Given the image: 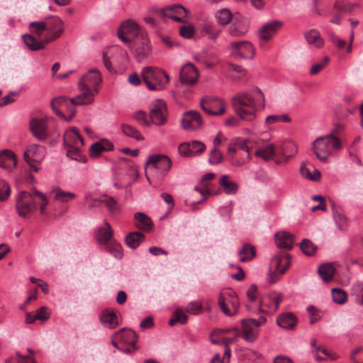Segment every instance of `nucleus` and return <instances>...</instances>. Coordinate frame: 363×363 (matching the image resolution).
Wrapping results in <instances>:
<instances>
[{
  "label": "nucleus",
  "mask_w": 363,
  "mask_h": 363,
  "mask_svg": "<svg viewBox=\"0 0 363 363\" xmlns=\"http://www.w3.org/2000/svg\"><path fill=\"white\" fill-rule=\"evenodd\" d=\"M145 240L144 235L140 232H131L125 237V243L131 249H136Z\"/></svg>",
  "instance_id": "c9c22d12"
},
{
  "label": "nucleus",
  "mask_w": 363,
  "mask_h": 363,
  "mask_svg": "<svg viewBox=\"0 0 363 363\" xmlns=\"http://www.w3.org/2000/svg\"><path fill=\"white\" fill-rule=\"evenodd\" d=\"M275 241L278 247L291 250L293 247L294 236L286 232L277 233Z\"/></svg>",
  "instance_id": "c756f323"
},
{
  "label": "nucleus",
  "mask_w": 363,
  "mask_h": 363,
  "mask_svg": "<svg viewBox=\"0 0 363 363\" xmlns=\"http://www.w3.org/2000/svg\"><path fill=\"white\" fill-rule=\"evenodd\" d=\"M290 255L284 252H279L272 257L270 262V268L274 270V274L281 275L285 273L291 264Z\"/></svg>",
  "instance_id": "4468645a"
},
{
  "label": "nucleus",
  "mask_w": 363,
  "mask_h": 363,
  "mask_svg": "<svg viewBox=\"0 0 363 363\" xmlns=\"http://www.w3.org/2000/svg\"><path fill=\"white\" fill-rule=\"evenodd\" d=\"M135 220V227L144 232H150L152 228V222L151 218L146 214L140 212L134 214Z\"/></svg>",
  "instance_id": "cd10ccee"
},
{
  "label": "nucleus",
  "mask_w": 363,
  "mask_h": 363,
  "mask_svg": "<svg viewBox=\"0 0 363 363\" xmlns=\"http://www.w3.org/2000/svg\"><path fill=\"white\" fill-rule=\"evenodd\" d=\"M318 272L323 281L329 282L334 277L335 269L332 264L327 263L320 265Z\"/></svg>",
  "instance_id": "e433bc0d"
},
{
  "label": "nucleus",
  "mask_w": 363,
  "mask_h": 363,
  "mask_svg": "<svg viewBox=\"0 0 363 363\" xmlns=\"http://www.w3.org/2000/svg\"><path fill=\"white\" fill-rule=\"evenodd\" d=\"M307 311L310 313V323L313 324L321 318L320 312L313 306H309Z\"/></svg>",
  "instance_id": "e2e57ef3"
},
{
  "label": "nucleus",
  "mask_w": 363,
  "mask_h": 363,
  "mask_svg": "<svg viewBox=\"0 0 363 363\" xmlns=\"http://www.w3.org/2000/svg\"><path fill=\"white\" fill-rule=\"evenodd\" d=\"M180 35L185 38H191L194 34V28L193 26H181L179 29Z\"/></svg>",
  "instance_id": "69168bd1"
},
{
  "label": "nucleus",
  "mask_w": 363,
  "mask_h": 363,
  "mask_svg": "<svg viewBox=\"0 0 363 363\" xmlns=\"http://www.w3.org/2000/svg\"><path fill=\"white\" fill-rule=\"evenodd\" d=\"M203 124V120L200 113L194 110L184 112L181 119V126L186 130H197Z\"/></svg>",
  "instance_id": "1a4fd4ad"
},
{
  "label": "nucleus",
  "mask_w": 363,
  "mask_h": 363,
  "mask_svg": "<svg viewBox=\"0 0 363 363\" xmlns=\"http://www.w3.org/2000/svg\"><path fill=\"white\" fill-rule=\"evenodd\" d=\"M199 77V71L191 63H186L180 70L179 79L184 84L194 85L197 82Z\"/></svg>",
  "instance_id": "2eb2a0df"
},
{
  "label": "nucleus",
  "mask_w": 363,
  "mask_h": 363,
  "mask_svg": "<svg viewBox=\"0 0 363 363\" xmlns=\"http://www.w3.org/2000/svg\"><path fill=\"white\" fill-rule=\"evenodd\" d=\"M351 360L353 363H363V347L356 348L352 352Z\"/></svg>",
  "instance_id": "0e129e2a"
},
{
  "label": "nucleus",
  "mask_w": 363,
  "mask_h": 363,
  "mask_svg": "<svg viewBox=\"0 0 363 363\" xmlns=\"http://www.w3.org/2000/svg\"><path fill=\"white\" fill-rule=\"evenodd\" d=\"M200 106L210 116H222L226 111L225 101L218 97L206 96L201 100Z\"/></svg>",
  "instance_id": "0eeeda50"
},
{
  "label": "nucleus",
  "mask_w": 363,
  "mask_h": 363,
  "mask_svg": "<svg viewBox=\"0 0 363 363\" xmlns=\"http://www.w3.org/2000/svg\"><path fill=\"white\" fill-rule=\"evenodd\" d=\"M75 197V194L64 191L61 189H58L55 195V199L61 202H67Z\"/></svg>",
  "instance_id": "5fc2aeb1"
},
{
  "label": "nucleus",
  "mask_w": 363,
  "mask_h": 363,
  "mask_svg": "<svg viewBox=\"0 0 363 363\" xmlns=\"http://www.w3.org/2000/svg\"><path fill=\"white\" fill-rule=\"evenodd\" d=\"M121 130L123 134L128 137L133 138L138 141L144 140L140 131L130 125L122 124Z\"/></svg>",
  "instance_id": "c03bdc74"
},
{
  "label": "nucleus",
  "mask_w": 363,
  "mask_h": 363,
  "mask_svg": "<svg viewBox=\"0 0 363 363\" xmlns=\"http://www.w3.org/2000/svg\"><path fill=\"white\" fill-rule=\"evenodd\" d=\"M191 156H196L201 154L206 150V145L203 143L198 140L189 142Z\"/></svg>",
  "instance_id": "864d4df0"
},
{
  "label": "nucleus",
  "mask_w": 363,
  "mask_h": 363,
  "mask_svg": "<svg viewBox=\"0 0 363 363\" xmlns=\"http://www.w3.org/2000/svg\"><path fill=\"white\" fill-rule=\"evenodd\" d=\"M106 250L117 259L123 257L122 246L117 242H111L106 245Z\"/></svg>",
  "instance_id": "09e8293b"
},
{
  "label": "nucleus",
  "mask_w": 363,
  "mask_h": 363,
  "mask_svg": "<svg viewBox=\"0 0 363 363\" xmlns=\"http://www.w3.org/2000/svg\"><path fill=\"white\" fill-rule=\"evenodd\" d=\"M250 27L249 21L243 17H235L233 23L228 28V33L235 38L242 37L248 32Z\"/></svg>",
  "instance_id": "f3484780"
},
{
  "label": "nucleus",
  "mask_w": 363,
  "mask_h": 363,
  "mask_svg": "<svg viewBox=\"0 0 363 363\" xmlns=\"http://www.w3.org/2000/svg\"><path fill=\"white\" fill-rule=\"evenodd\" d=\"M231 104L239 118L252 122L257 117V104L255 99L247 92H239L231 99Z\"/></svg>",
  "instance_id": "f03ea898"
},
{
  "label": "nucleus",
  "mask_w": 363,
  "mask_h": 363,
  "mask_svg": "<svg viewBox=\"0 0 363 363\" xmlns=\"http://www.w3.org/2000/svg\"><path fill=\"white\" fill-rule=\"evenodd\" d=\"M274 145L272 143L267 144L265 147L259 148L255 151L257 157H261L264 160H270L274 155Z\"/></svg>",
  "instance_id": "79ce46f5"
},
{
  "label": "nucleus",
  "mask_w": 363,
  "mask_h": 363,
  "mask_svg": "<svg viewBox=\"0 0 363 363\" xmlns=\"http://www.w3.org/2000/svg\"><path fill=\"white\" fill-rule=\"evenodd\" d=\"M48 200L43 192L33 189L31 191H21L16 197V208L20 217L26 218L39 208L42 215L45 213Z\"/></svg>",
  "instance_id": "f257e3e1"
},
{
  "label": "nucleus",
  "mask_w": 363,
  "mask_h": 363,
  "mask_svg": "<svg viewBox=\"0 0 363 363\" xmlns=\"http://www.w3.org/2000/svg\"><path fill=\"white\" fill-rule=\"evenodd\" d=\"M266 318L260 316L258 319L247 318L242 320L243 338L249 342H254L259 335V328L266 323Z\"/></svg>",
  "instance_id": "423d86ee"
},
{
  "label": "nucleus",
  "mask_w": 363,
  "mask_h": 363,
  "mask_svg": "<svg viewBox=\"0 0 363 363\" xmlns=\"http://www.w3.org/2000/svg\"><path fill=\"white\" fill-rule=\"evenodd\" d=\"M216 18L219 24L228 25L233 19V14L228 9H222L216 13Z\"/></svg>",
  "instance_id": "a18cd8bd"
},
{
  "label": "nucleus",
  "mask_w": 363,
  "mask_h": 363,
  "mask_svg": "<svg viewBox=\"0 0 363 363\" xmlns=\"http://www.w3.org/2000/svg\"><path fill=\"white\" fill-rule=\"evenodd\" d=\"M113 338L118 340L120 342L131 345L133 347V350H136L135 342L138 336L135 332L131 329L125 328L121 329L115 333Z\"/></svg>",
  "instance_id": "5701e85b"
},
{
  "label": "nucleus",
  "mask_w": 363,
  "mask_h": 363,
  "mask_svg": "<svg viewBox=\"0 0 363 363\" xmlns=\"http://www.w3.org/2000/svg\"><path fill=\"white\" fill-rule=\"evenodd\" d=\"M82 93L77 95L76 97L72 98V103L77 106L87 105L93 103L94 101V96L97 93H95L93 89L86 88L83 89L79 87Z\"/></svg>",
  "instance_id": "a878e982"
},
{
  "label": "nucleus",
  "mask_w": 363,
  "mask_h": 363,
  "mask_svg": "<svg viewBox=\"0 0 363 363\" xmlns=\"http://www.w3.org/2000/svg\"><path fill=\"white\" fill-rule=\"evenodd\" d=\"M11 189L9 184L3 180L0 179V201L6 200L10 195Z\"/></svg>",
  "instance_id": "052dcab7"
},
{
  "label": "nucleus",
  "mask_w": 363,
  "mask_h": 363,
  "mask_svg": "<svg viewBox=\"0 0 363 363\" xmlns=\"http://www.w3.org/2000/svg\"><path fill=\"white\" fill-rule=\"evenodd\" d=\"M171 160L164 155H153L148 157L145 167V176L150 182V177L162 179L169 172Z\"/></svg>",
  "instance_id": "20e7f679"
},
{
  "label": "nucleus",
  "mask_w": 363,
  "mask_h": 363,
  "mask_svg": "<svg viewBox=\"0 0 363 363\" xmlns=\"http://www.w3.org/2000/svg\"><path fill=\"white\" fill-rule=\"evenodd\" d=\"M300 172L303 177L311 181H318L320 179V172L319 170L314 169L313 172L311 173L309 169L305 164L301 165Z\"/></svg>",
  "instance_id": "8fccbe9b"
},
{
  "label": "nucleus",
  "mask_w": 363,
  "mask_h": 363,
  "mask_svg": "<svg viewBox=\"0 0 363 363\" xmlns=\"http://www.w3.org/2000/svg\"><path fill=\"white\" fill-rule=\"evenodd\" d=\"M100 320L106 328L110 329L116 328L119 324L116 313L113 310L104 311Z\"/></svg>",
  "instance_id": "c85d7f7f"
},
{
  "label": "nucleus",
  "mask_w": 363,
  "mask_h": 363,
  "mask_svg": "<svg viewBox=\"0 0 363 363\" xmlns=\"http://www.w3.org/2000/svg\"><path fill=\"white\" fill-rule=\"evenodd\" d=\"M229 50L233 57L239 59H252L255 55V48L249 41L231 43Z\"/></svg>",
  "instance_id": "6e6552de"
},
{
  "label": "nucleus",
  "mask_w": 363,
  "mask_h": 363,
  "mask_svg": "<svg viewBox=\"0 0 363 363\" xmlns=\"http://www.w3.org/2000/svg\"><path fill=\"white\" fill-rule=\"evenodd\" d=\"M223 154L217 147H213L211 151L208 162L211 164H218L223 161Z\"/></svg>",
  "instance_id": "6e6d98bb"
},
{
  "label": "nucleus",
  "mask_w": 363,
  "mask_h": 363,
  "mask_svg": "<svg viewBox=\"0 0 363 363\" xmlns=\"http://www.w3.org/2000/svg\"><path fill=\"white\" fill-rule=\"evenodd\" d=\"M312 147L317 158L322 162H326L333 151L340 150L342 145L337 137L327 134L317 138L313 142Z\"/></svg>",
  "instance_id": "7ed1b4c3"
},
{
  "label": "nucleus",
  "mask_w": 363,
  "mask_h": 363,
  "mask_svg": "<svg viewBox=\"0 0 363 363\" xmlns=\"http://www.w3.org/2000/svg\"><path fill=\"white\" fill-rule=\"evenodd\" d=\"M297 323V318L292 313H284L278 315L277 318V324L286 330L294 329Z\"/></svg>",
  "instance_id": "bb28decb"
},
{
  "label": "nucleus",
  "mask_w": 363,
  "mask_h": 363,
  "mask_svg": "<svg viewBox=\"0 0 363 363\" xmlns=\"http://www.w3.org/2000/svg\"><path fill=\"white\" fill-rule=\"evenodd\" d=\"M27 351L28 352V354L24 355L21 354L19 352H16L18 362L19 363H37V362L33 357L34 351L30 348L27 349Z\"/></svg>",
  "instance_id": "4d7b16f0"
},
{
  "label": "nucleus",
  "mask_w": 363,
  "mask_h": 363,
  "mask_svg": "<svg viewBox=\"0 0 363 363\" xmlns=\"http://www.w3.org/2000/svg\"><path fill=\"white\" fill-rule=\"evenodd\" d=\"M119 30H121L123 33L130 35L133 37H137L140 33V26L136 22L132 20H127L124 21L121 24Z\"/></svg>",
  "instance_id": "f704fd0d"
},
{
  "label": "nucleus",
  "mask_w": 363,
  "mask_h": 363,
  "mask_svg": "<svg viewBox=\"0 0 363 363\" xmlns=\"http://www.w3.org/2000/svg\"><path fill=\"white\" fill-rule=\"evenodd\" d=\"M150 116L152 122L157 125H164L167 120V110L165 102L161 99L155 100L152 104Z\"/></svg>",
  "instance_id": "9b49d317"
},
{
  "label": "nucleus",
  "mask_w": 363,
  "mask_h": 363,
  "mask_svg": "<svg viewBox=\"0 0 363 363\" xmlns=\"http://www.w3.org/2000/svg\"><path fill=\"white\" fill-rule=\"evenodd\" d=\"M329 57L325 56L321 60L320 62L313 65L310 69V74L314 75L320 72L326 67L329 62Z\"/></svg>",
  "instance_id": "13d9d810"
},
{
  "label": "nucleus",
  "mask_w": 363,
  "mask_h": 363,
  "mask_svg": "<svg viewBox=\"0 0 363 363\" xmlns=\"http://www.w3.org/2000/svg\"><path fill=\"white\" fill-rule=\"evenodd\" d=\"M105 228H99L97 233V240L101 244H106L111 240L113 235V232L110 224L105 220Z\"/></svg>",
  "instance_id": "a19ab883"
},
{
  "label": "nucleus",
  "mask_w": 363,
  "mask_h": 363,
  "mask_svg": "<svg viewBox=\"0 0 363 363\" xmlns=\"http://www.w3.org/2000/svg\"><path fill=\"white\" fill-rule=\"evenodd\" d=\"M67 104L63 106L62 111H66L67 116H65V119L67 121H71L76 114L75 104L72 103V99H67L66 101Z\"/></svg>",
  "instance_id": "603ef678"
},
{
  "label": "nucleus",
  "mask_w": 363,
  "mask_h": 363,
  "mask_svg": "<svg viewBox=\"0 0 363 363\" xmlns=\"http://www.w3.org/2000/svg\"><path fill=\"white\" fill-rule=\"evenodd\" d=\"M174 316L177 318L178 323L181 324H185L187 322L188 317L186 312L182 308H179L175 310Z\"/></svg>",
  "instance_id": "338daca9"
},
{
  "label": "nucleus",
  "mask_w": 363,
  "mask_h": 363,
  "mask_svg": "<svg viewBox=\"0 0 363 363\" xmlns=\"http://www.w3.org/2000/svg\"><path fill=\"white\" fill-rule=\"evenodd\" d=\"M30 129L38 140L43 141L47 139V122L45 119H32L30 122Z\"/></svg>",
  "instance_id": "aec40b11"
},
{
  "label": "nucleus",
  "mask_w": 363,
  "mask_h": 363,
  "mask_svg": "<svg viewBox=\"0 0 363 363\" xmlns=\"http://www.w3.org/2000/svg\"><path fill=\"white\" fill-rule=\"evenodd\" d=\"M240 261L242 262H249L254 259L256 255V250L254 246L245 244L242 249L238 252Z\"/></svg>",
  "instance_id": "58836bf2"
},
{
  "label": "nucleus",
  "mask_w": 363,
  "mask_h": 363,
  "mask_svg": "<svg viewBox=\"0 0 363 363\" xmlns=\"http://www.w3.org/2000/svg\"><path fill=\"white\" fill-rule=\"evenodd\" d=\"M68 98L64 96H60L53 99L50 102V106L53 111L60 117L65 118V114L62 111V108L67 104Z\"/></svg>",
  "instance_id": "ea45409f"
},
{
  "label": "nucleus",
  "mask_w": 363,
  "mask_h": 363,
  "mask_svg": "<svg viewBox=\"0 0 363 363\" xmlns=\"http://www.w3.org/2000/svg\"><path fill=\"white\" fill-rule=\"evenodd\" d=\"M185 311L190 315H197L203 313V307L199 301H191L186 306Z\"/></svg>",
  "instance_id": "3c124183"
},
{
  "label": "nucleus",
  "mask_w": 363,
  "mask_h": 363,
  "mask_svg": "<svg viewBox=\"0 0 363 363\" xmlns=\"http://www.w3.org/2000/svg\"><path fill=\"white\" fill-rule=\"evenodd\" d=\"M23 40L26 46L31 50H38L43 49L45 45L49 43H45V38L43 40L39 41L32 35L24 34Z\"/></svg>",
  "instance_id": "72a5a7b5"
},
{
  "label": "nucleus",
  "mask_w": 363,
  "mask_h": 363,
  "mask_svg": "<svg viewBox=\"0 0 363 363\" xmlns=\"http://www.w3.org/2000/svg\"><path fill=\"white\" fill-rule=\"evenodd\" d=\"M63 143L65 148L74 146H83L84 140L76 128H72L65 131L63 137Z\"/></svg>",
  "instance_id": "412c9836"
},
{
  "label": "nucleus",
  "mask_w": 363,
  "mask_h": 363,
  "mask_svg": "<svg viewBox=\"0 0 363 363\" xmlns=\"http://www.w3.org/2000/svg\"><path fill=\"white\" fill-rule=\"evenodd\" d=\"M23 158L28 164L30 162L40 164L44 158L43 149L38 145H30L25 150Z\"/></svg>",
  "instance_id": "4be33fe9"
},
{
  "label": "nucleus",
  "mask_w": 363,
  "mask_h": 363,
  "mask_svg": "<svg viewBox=\"0 0 363 363\" xmlns=\"http://www.w3.org/2000/svg\"><path fill=\"white\" fill-rule=\"evenodd\" d=\"M104 152L101 144L99 141L91 145L89 148V155L91 157H97Z\"/></svg>",
  "instance_id": "774afa93"
},
{
  "label": "nucleus",
  "mask_w": 363,
  "mask_h": 363,
  "mask_svg": "<svg viewBox=\"0 0 363 363\" xmlns=\"http://www.w3.org/2000/svg\"><path fill=\"white\" fill-rule=\"evenodd\" d=\"M102 81L101 74L96 69H90L79 81V87L83 89H93L95 93H98V86Z\"/></svg>",
  "instance_id": "ddd939ff"
},
{
  "label": "nucleus",
  "mask_w": 363,
  "mask_h": 363,
  "mask_svg": "<svg viewBox=\"0 0 363 363\" xmlns=\"http://www.w3.org/2000/svg\"><path fill=\"white\" fill-rule=\"evenodd\" d=\"M201 32L203 34L208 35V38L211 40H216L220 33H221V30L216 28V26L207 20H204L201 24Z\"/></svg>",
  "instance_id": "473e14b6"
},
{
  "label": "nucleus",
  "mask_w": 363,
  "mask_h": 363,
  "mask_svg": "<svg viewBox=\"0 0 363 363\" xmlns=\"http://www.w3.org/2000/svg\"><path fill=\"white\" fill-rule=\"evenodd\" d=\"M142 36H143V34ZM143 40L142 45H138L135 49V57L139 62L146 58L151 52V46L149 44V41L145 37H143Z\"/></svg>",
  "instance_id": "4c0bfd02"
},
{
  "label": "nucleus",
  "mask_w": 363,
  "mask_h": 363,
  "mask_svg": "<svg viewBox=\"0 0 363 363\" xmlns=\"http://www.w3.org/2000/svg\"><path fill=\"white\" fill-rule=\"evenodd\" d=\"M46 30L45 43H50L62 34L64 31L63 21L57 16H52L45 19Z\"/></svg>",
  "instance_id": "9d476101"
},
{
  "label": "nucleus",
  "mask_w": 363,
  "mask_h": 363,
  "mask_svg": "<svg viewBox=\"0 0 363 363\" xmlns=\"http://www.w3.org/2000/svg\"><path fill=\"white\" fill-rule=\"evenodd\" d=\"M142 77L150 90H162L169 82V77L164 71L152 67L143 68Z\"/></svg>",
  "instance_id": "39448f33"
},
{
  "label": "nucleus",
  "mask_w": 363,
  "mask_h": 363,
  "mask_svg": "<svg viewBox=\"0 0 363 363\" xmlns=\"http://www.w3.org/2000/svg\"><path fill=\"white\" fill-rule=\"evenodd\" d=\"M219 184L223 188L224 192L228 195H234L238 190V184L231 180L227 174H224L220 177Z\"/></svg>",
  "instance_id": "7c9ffc66"
},
{
  "label": "nucleus",
  "mask_w": 363,
  "mask_h": 363,
  "mask_svg": "<svg viewBox=\"0 0 363 363\" xmlns=\"http://www.w3.org/2000/svg\"><path fill=\"white\" fill-rule=\"evenodd\" d=\"M16 164V155L13 151L5 149L0 152V167L11 171Z\"/></svg>",
  "instance_id": "b1692460"
},
{
  "label": "nucleus",
  "mask_w": 363,
  "mask_h": 363,
  "mask_svg": "<svg viewBox=\"0 0 363 363\" xmlns=\"http://www.w3.org/2000/svg\"><path fill=\"white\" fill-rule=\"evenodd\" d=\"M101 203H104L111 213L116 212L118 209V201L112 196L101 199Z\"/></svg>",
  "instance_id": "bf43d9fd"
},
{
  "label": "nucleus",
  "mask_w": 363,
  "mask_h": 363,
  "mask_svg": "<svg viewBox=\"0 0 363 363\" xmlns=\"http://www.w3.org/2000/svg\"><path fill=\"white\" fill-rule=\"evenodd\" d=\"M281 301L282 296L281 294L277 292L269 293L261 300L259 311L261 313L273 314L277 311Z\"/></svg>",
  "instance_id": "f8f14e48"
},
{
  "label": "nucleus",
  "mask_w": 363,
  "mask_h": 363,
  "mask_svg": "<svg viewBox=\"0 0 363 363\" xmlns=\"http://www.w3.org/2000/svg\"><path fill=\"white\" fill-rule=\"evenodd\" d=\"M331 294L333 302L337 304H344L347 300V293L341 289H333Z\"/></svg>",
  "instance_id": "49530a36"
},
{
  "label": "nucleus",
  "mask_w": 363,
  "mask_h": 363,
  "mask_svg": "<svg viewBox=\"0 0 363 363\" xmlns=\"http://www.w3.org/2000/svg\"><path fill=\"white\" fill-rule=\"evenodd\" d=\"M282 24L279 21H272L265 23L259 30V38L264 41L269 40Z\"/></svg>",
  "instance_id": "393cba45"
},
{
  "label": "nucleus",
  "mask_w": 363,
  "mask_h": 363,
  "mask_svg": "<svg viewBox=\"0 0 363 363\" xmlns=\"http://www.w3.org/2000/svg\"><path fill=\"white\" fill-rule=\"evenodd\" d=\"M30 28H33L35 33L40 36L42 33L46 30L45 20L44 21H34L30 23Z\"/></svg>",
  "instance_id": "680f3d73"
},
{
  "label": "nucleus",
  "mask_w": 363,
  "mask_h": 363,
  "mask_svg": "<svg viewBox=\"0 0 363 363\" xmlns=\"http://www.w3.org/2000/svg\"><path fill=\"white\" fill-rule=\"evenodd\" d=\"M235 142H236L238 153H241L242 152L244 154V157L241 160H238V158L237 157V155H231L230 160H231V163L233 165L239 167V166L244 165L245 164L248 162L249 160H250V148L247 145L246 140L244 139L238 138L235 140Z\"/></svg>",
  "instance_id": "6ab92c4d"
},
{
  "label": "nucleus",
  "mask_w": 363,
  "mask_h": 363,
  "mask_svg": "<svg viewBox=\"0 0 363 363\" xmlns=\"http://www.w3.org/2000/svg\"><path fill=\"white\" fill-rule=\"evenodd\" d=\"M228 295L231 298L230 301L231 308L228 307L225 298L223 294H220L218 297V304L222 311L225 315L231 316L237 313L240 303L237 295L234 291H230Z\"/></svg>",
  "instance_id": "a211bd4d"
},
{
  "label": "nucleus",
  "mask_w": 363,
  "mask_h": 363,
  "mask_svg": "<svg viewBox=\"0 0 363 363\" xmlns=\"http://www.w3.org/2000/svg\"><path fill=\"white\" fill-rule=\"evenodd\" d=\"M300 247L303 254L307 256H312L317 250L316 245L310 240L303 239L300 244Z\"/></svg>",
  "instance_id": "de8ad7c7"
},
{
  "label": "nucleus",
  "mask_w": 363,
  "mask_h": 363,
  "mask_svg": "<svg viewBox=\"0 0 363 363\" xmlns=\"http://www.w3.org/2000/svg\"><path fill=\"white\" fill-rule=\"evenodd\" d=\"M82 147V146H74L66 148L67 156L76 161L85 163L86 162V157L81 152Z\"/></svg>",
  "instance_id": "37998d69"
},
{
  "label": "nucleus",
  "mask_w": 363,
  "mask_h": 363,
  "mask_svg": "<svg viewBox=\"0 0 363 363\" xmlns=\"http://www.w3.org/2000/svg\"><path fill=\"white\" fill-rule=\"evenodd\" d=\"M161 13L164 16V20L171 18L177 22H182L183 18L187 15V9L181 4H173L163 9Z\"/></svg>",
  "instance_id": "dca6fc26"
},
{
  "label": "nucleus",
  "mask_w": 363,
  "mask_h": 363,
  "mask_svg": "<svg viewBox=\"0 0 363 363\" xmlns=\"http://www.w3.org/2000/svg\"><path fill=\"white\" fill-rule=\"evenodd\" d=\"M304 36L308 43L314 48H320L324 45V40L317 30H310L305 33Z\"/></svg>",
  "instance_id": "2f4dec72"
}]
</instances>
